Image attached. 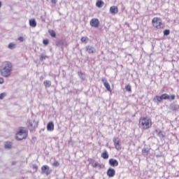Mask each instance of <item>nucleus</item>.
<instances>
[{
    "label": "nucleus",
    "mask_w": 179,
    "mask_h": 179,
    "mask_svg": "<svg viewBox=\"0 0 179 179\" xmlns=\"http://www.w3.org/2000/svg\"><path fill=\"white\" fill-rule=\"evenodd\" d=\"M169 110H171V111H178L179 105L176 103H171L169 106Z\"/></svg>",
    "instance_id": "nucleus-15"
},
{
    "label": "nucleus",
    "mask_w": 179,
    "mask_h": 179,
    "mask_svg": "<svg viewBox=\"0 0 179 179\" xmlns=\"http://www.w3.org/2000/svg\"><path fill=\"white\" fill-rule=\"evenodd\" d=\"M15 164H16V162H13L11 163V165H13V166H15Z\"/></svg>",
    "instance_id": "nucleus-42"
},
{
    "label": "nucleus",
    "mask_w": 179,
    "mask_h": 179,
    "mask_svg": "<svg viewBox=\"0 0 179 179\" xmlns=\"http://www.w3.org/2000/svg\"><path fill=\"white\" fill-rule=\"evenodd\" d=\"M5 96H6V93L5 92L0 94V100H3V98L5 97Z\"/></svg>",
    "instance_id": "nucleus-35"
},
{
    "label": "nucleus",
    "mask_w": 179,
    "mask_h": 179,
    "mask_svg": "<svg viewBox=\"0 0 179 179\" xmlns=\"http://www.w3.org/2000/svg\"><path fill=\"white\" fill-rule=\"evenodd\" d=\"M154 103H156V104L159 105L162 101H163V99L162 98V96H155L153 99Z\"/></svg>",
    "instance_id": "nucleus-17"
},
{
    "label": "nucleus",
    "mask_w": 179,
    "mask_h": 179,
    "mask_svg": "<svg viewBox=\"0 0 179 179\" xmlns=\"http://www.w3.org/2000/svg\"><path fill=\"white\" fill-rule=\"evenodd\" d=\"M32 168H33L34 170L37 171L38 169V166L37 165H36V164H34L33 166H32Z\"/></svg>",
    "instance_id": "nucleus-38"
},
{
    "label": "nucleus",
    "mask_w": 179,
    "mask_h": 179,
    "mask_svg": "<svg viewBox=\"0 0 179 179\" xmlns=\"http://www.w3.org/2000/svg\"><path fill=\"white\" fill-rule=\"evenodd\" d=\"M5 81L3 80V79L2 78H0V85H3V83Z\"/></svg>",
    "instance_id": "nucleus-40"
},
{
    "label": "nucleus",
    "mask_w": 179,
    "mask_h": 179,
    "mask_svg": "<svg viewBox=\"0 0 179 179\" xmlns=\"http://www.w3.org/2000/svg\"><path fill=\"white\" fill-rule=\"evenodd\" d=\"M111 54H114V52H112Z\"/></svg>",
    "instance_id": "nucleus-44"
},
{
    "label": "nucleus",
    "mask_w": 179,
    "mask_h": 179,
    "mask_svg": "<svg viewBox=\"0 0 179 179\" xmlns=\"http://www.w3.org/2000/svg\"><path fill=\"white\" fill-rule=\"evenodd\" d=\"M90 26L92 27H99L100 26V21L97 18H93L90 21Z\"/></svg>",
    "instance_id": "nucleus-9"
},
{
    "label": "nucleus",
    "mask_w": 179,
    "mask_h": 179,
    "mask_svg": "<svg viewBox=\"0 0 179 179\" xmlns=\"http://www.w3.org/2000/svg\"><path fill=\"white\" fill-rule=\"evenodd\" d=\"M106 174L109 178H111L115 176V169L113 168H109L106 172Z\"/></svg>",
    "instance_id": "nucleus-13"
},
{
    "label": "nucleus",
    "mask_w": 179,
    "mask_h": 179,
    "mask_svg": "<svg viewBox=\"0 0 179 179\" xmlns=\"http://www.w3.org/2000/svg\"><path fill=\"white\" fill-rule=\"evenodd\" d=\"M47 58V56L46 55H41L40 56V61H44V59H45Z\"/></svg>",
    "instance_id": "nucleus-37"
},
{
    "label": "nucleus",
    "mask_w": 179,
    "mask_h": 179,
    "mask_svg": "<svg viewBox=\"0 0 179 179\" xmlns=\"http://www.w3.org/2000/svg\"><path fill=\"white\" fill-rule=\"evenodd\" d=\"M139 127L142 129H149L152 127V120L148 117H141L139 120Z\"/></svg>",
    "instance_id": "nucleus-2"
},
{
    "label": "nucleus",
    "mask_w": 179,
    "mask_h": 179,
    "mask_svg": "<svg viewBox=\"0 0 179 179\" xmlns=\"http://www.w3.org/2000/svg\"><path fill=\"white\" fill-rule=\"evenodd\" d=\"M113 143L116 150H121V149H122V146L121 145V142L120 141V138L117 137H114Z\"/></svg>",
    "instance_id": "nucleus-7"
},
{
    "label": "nucleus",
    "mask_w": 179,
    "mask_h": 179,
    "mask_svg": "<svg viewBox=\"0 0 179 179\" xmlns=\"http://www.w3.org/2000/svg\"><path fill=\"white\" fill-rule=\"evenodd\" d=\"M29 26L31 27H36L37 26V22H36V19L29 20Z\"/></svg>",
    "instance_id": "nucleus-21"
},
{
    "label": "nucleus",
    "mask_w": 179,
    "mask_h": 179,
    "mask_svg": "<svg viewBox=\"0 0 179 179\" xmlns=\"http://www.w3.org/2000/svg\"><path fill=\"white\" fill-rule=\"evenodd\" d=\"M38 127V122L36 121L35 120H29L27 121V127L29 131H33L36 129Z\"/></svg>",
    "instance_id": "nucleus-5"
},
{
    "label": "nucleus",
    "mask_w": 179,
    "mask_h": 179,
    "mask_svg": "<svg viewBox=\"0 0 179 179\" xmlns=\"http://www.w3.org/2000/svg\"><path fill=\"white\" fill-rule=\"evenodd\" d=\"M24 127H21L16 134L17 141H23L27 138V130L23 129Z\"/></svg>",
    "instance_id": "nucleus-3"
},
{
    "label": "nucleus",
    "mask_w": 179,
    "mask_h": 179,
    "mask_svg": "<svg viewBox=\"0 0 179 179\" xmlns=\"http://www.w3.org/2000/svg\"><path fill=\"white\" fill-rule=\"evenodd\" d=\"M109 164L112 167H117L118 166V161L115 159L111 158L109 159Z\"/></svg>",
    "instance_id": "nucleus-14"
},
{
    "label": "nucleus",
    "mask_w": 179,
    "mask_h": 179,
    "mask_svg": "<svg viewBox=\"0 0 179 179\" xmlns=\"http://www.w3.org/2000/svg\"><path fill=\"white\" fill-rule=\"evenodd\" d=\"M162 100H169V101H173L176 100V96L174 94L169 95V94H162L161 95Z\"/></svg>",
    "instance_id": "nucleus-8"
},
{
    "label": "nucleus",
    "mask_w": 179,
    "mask_h": 179,
    "mask_svg": "<svg viewBox=\"0 0 179 179\" xmlns=\"http://www.w3.org/2000/svg\"><path fill=\"white\" fill-rule=\"evenodd\" d=\"M78 75L79 78L81 79V80H83V81L86 80V76L82 71H78Z\"/></svg>",
    "instance_id": "nucleus-22"
},
{
    "label": "nucleus",
    "mask_w": 179,
    "mask_h": 179,
    "mask_svg": "<svg viewBox=\"0 0 179 179\" xmlns=\"http://www.w3.org/2000/svg\"><path fill=\"white\" fill-rule=\"evenodd\" d=\"M101 82L103 83V85L105 86L108 92H111V87L110 86V83H108V82L107 81V79L106 78H103L101 79Z\"/></svg>",
    "instance_id": "nucleus-12"
},
{
    "label": "nucleus",
    "mask_w": 179,
    "mask_h": 179,
    "mask_svg": "<svg viewBox=\"0 0 179 179\" xmlns=\"http://www.w3.org/2000/svg\"><path fill=\"white\" fill-rule=\"evenodd\" d=\"M49 34L51 36V37H53V38L57 37V33H55V31L54 30H49Z\"/></svg>",
    "instance_id": "nucleus-30"
},
{
    "label": "nucleus",
    "mask_w": 179,
    "mask_h": 179,
    "mask_svg": "<svg viewBox=\"0 0 179 179\" xmlns=\"http://www.w3.org/2000/svg\"><path fill=\"white\" fill-rule=\"evenodd\" d=\"M88 161L90 162V164H91L92 167H93L94 169H96V167H99V169H102V165L100 164L99 162L94 163V160L92 159H90Z\"/></svg>",
    "instance_id": "nucleus-11"
},
{
    "label": "nucleus",
    "mask_w": 179,
    "mask_h": 179,
    "mask_svg": "<svg viewBox=\"0 0 179 179\" xmlns=\"http://www.w3.org/2000/svg\"><path fill=\"white\" fill-rule=\"evenodd\" d=\"M108 152L106 150L101 154V157L105 160H107V159H108Z\"/></svg>",
    "instance_id": "nucleus-26"
},
{
    "label": "nucleus",
    "mask_w": 179,
    "mask_h": 179,
    "mask_svg": "<svg viewBox=\"0 0 179 179\" xmlns=\"http://www.w3.org/2000/svg\"><path fill=\"white\" fill-rule=\"evenodd\" d=\"M125 89H126L127 92H131V90H132V87H131L130 85H126Z\"/></svg>",
    "instance_id": "nucleus-32"
},
{
    "label": "nucleus",
    "mask_w": 179,
    "mask_h": 179,
    "mask_svg": "<svg viewBox=\"0 0 179 179\" xmlns=\"http://www.w3.org/2000/svg\"><path fill=\"white\" fill-rule=\"evenodd\" d=\"M149 152H150V150H149V148H144L142 150V153L144 156H148V155H149Z\"/></svg>",
    "instance_id": "nucleus-24"
},
{
    "label": "nucleus",
    "mask_w": 179,
    "mask_h": 179,
    "mask_svg": "<svg viewBox=\"0 0 179 179\" xmlns=\"http://www.w3.org/2000/svg\"><path fill=\"white\" fill-rule=\"evenodd\" d=\"M155 132H156V134H157V136L159 138H164V134H163V131H162L156 129Z\"/></svg>",
    "instance_id": "nucleus-27"
},
{
    "label": "nucleus",
    "mask_w": 179,
    "mask_h": 179,
    "mask_svg": "<svg viewBox=\"0 0 179 179\" xmlns=\"http://www.w3.org/2000/svg\"><path fill=\"white\" fill-rule=\"evenodd\" d=\"M13 65L10 62H5L0 68V73L3 78H9L12 75Z\"/></svg>",
    "instance_id": "nucleus-1"
},
{
    "label": "nucleus",
    "mask_w": 179,
    "mask_h": 179,
    "mask_svg": "<svg viewBox=\"0 0 179 179\" xmlns=\"http://www.w3.org/2000/svg\"><path fill=\"white\" fill-rule=\"evenodd\" d=\"M1 6H2V2L0 1V8H1Z\"/></svg>",
    "instance_id": "nucleus-43"
},
{
    "label": "nucleus",
    "mask_w": 179,
    "mask_h": 179,
    "mask_svg": "<svg viewBox=\"0 0 179 179\" xmlns=\"http://www.w3.org/2000/svg\"><path fill=\"white\" fill-rule=\"evenodd\" d=\"M18 40H19V41H24V38H23V36H20V37L18 38Z\"/></svg>",
    "instance_id": "nucleus-39"
},
{
    "label": "nucleus",
    "mask_w": 179,
    "mask_h": 179,
    "mask_svg": "<svg viewBox=\"0 0 179 179\" xmlns=\"http://www.w3.org/2000/svg\"><path fill=\"white\" fill-rule=\"evenodd\" d=\"M53 167H59V162L58 161H55L52 164Z\"/></svg>",
    "instance_id": "nucleus-33"
},
{
    "label": "nucleus",
    "mask_w": 179,
    "mask_h": 179,
    "mask_svg": "<svg viewBox=\"0 0 179 179\" xmlns=\"http://www.w3.org/2000/svg\"><path fill=\"white\" fill-rule=\"evenodd\" d=\"M8 48L9 50H15V48H16V43H10L8 44Z\"/></svg>",
    "instance_id": "nucleus-29"
},
{
    "label": "nucleus",
    "mask_w": 179,
    "mask_h": 179,
    "mask_svg": "<svg viewBox=\"0 0 179 179\" xmlns=\"http://www.w3.org/2000/svg\"><path fill=\"white\" fill-rule=\"evenodd\" d=\"M47 17V13L45 11L44 12V16H41V20L42 22H45V18Z\"/></svg>",
    "instance_id": "nucleus-31"
},
{
    "label": "nucleus",
    "mask_w": 179,
    "mask_h": 179,
    "mask_svg": "<svg viewBox=\"0 0 179 179\" xmlns=\"http://www.w3.org/2000/svg\"><path fill=\"white\" fill-rule=\"evenodd\" d=\"M47 130L50 131V132L54 131V122H50L47 124Z\"/></svg>",
    "instance_id": "nucleus-18"
},
{
    "label": "nucleus",
    "mask_w": 179,
    "mask_h": 179,
    "mask_svg": "<svg viewBox=\"0 0 179 179\" xmlns=\"http://www.w3.org/2000/svg\"><path fill=\"white\" fill-rule=\"evenodd\" d=\"M50 43V41H48V39H44L43 41V43L44 44V45H48Z\"/></svg>",
    "instance_id": "nucleus-36"
},
{
    "label": "nucleus",
    "mask_w": 179,
    "mask_h": 179,
    "mask_svg": "<svg viewBox=\"0 0 179 179\" xmlns=\"http://www.w3.org/2000/svg\"><path fill=\"white\" fill-rule=\"evenodd\" d=\"M4 149H12V143L10 141L4 142Z\"/></svg>",
    "instance_id": "nucleus-19"
},
{
    "label": "nucleus",
    "mask_w": 179,
    "mask_h": 179,
    "mask_svg": "<svg viewBox=\"0 0 179 179\" xmlns=\"http://www.w3.org/2000/svg\"><path fill=\"white\" fill-rule=\"evenodd\" d=\"M43 85H44L45 87H46V88L51 87V80H45L43 82Z\"/></svg>",
    "instance_id": "nucleus-25"
},
{
    "label": "nucleus",
    "mask_w": 179,
    "mask_h": 179,
    "mask_svg": "<svg viewBox=\"0 0 179 179\" xmlns=\"http://www.w3.org/2000/svg\"><path fill=\"white\" fill-rule=\"evenodd\" d=\"M170 34V29H165L164 31V36H169Z\"/></svg>",
    "instance_id": "nucleus-34"
},
{
    "label": "nucleus",
    "mask_w": 179,
    "mask_h": 179,
    "mask_svg": "<svg viewBox=\"0 0 179 179\" xmlns=\"http://www.w3.org/2000/svg\"><path fill=\"white\" fill-rule=\"evenodd\" d=\"M51 2L52 3H57V0H52Z\"/></svg>",
    "instance_id": "nucleus-41"
},
{
    "label": "nucleus",
    "mask_w": 179,
    "mask_h": 179,
    "mask_svg": "<svg viewBox=\"0 0 179 179\" xmlns=\"http://www.w3.org/2000/svg\"><path fill=\"white\" fill-rule=\"evenodd\" d=\"M97 8H103V5H104V1L103 0H98L96 3Z\"/></svg>",
    "instance_id": "nucleus-23"
},
{
    "label": "nucleus",
    "mask_w": 179,
    "mask_h": 179,
    "mask_svg": "<svg viewBox=\"0 0 179 179\" xmlns=\"http://www.w3.org/2000/svg\"><path fill=\"white\" fill-rule=\"evenodd\" d=\"M52 173V169H50L48 165H43L41 167V174H45V176H50Z\"/></svg>",
    "instance_id": "nucleus-6"
},
{
    "label": "nucleus",
    "mask_w": 179,
    "mask_h": 179,
    "mask_svg": "<svg viewBox=\"0 0 179 179\" xmlns=\"http://www.w3.org/2000/svg\"><path fill=\"white\" fill-rule=\"evenodd\" d=\"M56 45L57 47H64L66 45V42L65 41H58L56 42Z\"/></svg>",
    "instance_id": "nucleus-20"
},
{
    "label": "nucleus",
    "mask_w": 179,
    "mask_h": 179,
    "mask_svg": "<svg viewBox=\"0 0 179 179\" xmlns=\"http://www.w3.org/2000/svg\"><path fill=\"white\" fill-rule=\"evenodd\" d=\"M110 13L112 15H117L118 13V7L115 6H113L110 8Z\"/></svg>",
    "instance_id": "nucleus-16"
},
{
    "label": "nucleus",
    "mask_w": 179,
    "mask_h": 179,
    "mask_svg": "<svg viewBox=\"0 0 179 179\" xmlns=\"http://www.w3.org/2000/svg\"><path fill=\"white\" fill-rule=\"evenodd\" d=\"M89 42V38L87 36H83L81 38V43H85V44H87Z\"/></svg>",
    "instance_id": "nucleus-28"
},
{
    "label": "nucleus",
    "mask_w": 179,
    "mask_h": 179,
    "mask_svg": "<svg viewBox=\"0 0 179 179\" xmlns=\"http://www.w3.org/2000/svg\"><path fill=\"white\" fill-rule=\"evenodd\" d=\"M85 51L88 52V54H96V48L92 45H87L85 47Z\"/></svg>",
    "instance_id": "nucleus-10"
},
{
    "label": "nucleus",
    "mask_w": 179,
    "mask_h": 179,
    "mask_svg": "<svg viewBox=\"0 0 179 179\" xmlns=\"http://www.w3.org/2000/svg\"><path fill=\"white\" fill-rule=\"evenodd\" d=\"M152 23L155 29H164V24L162 22V19L159 17H154L152 20Z\"/></svg>",
    "instance_id": "nucleus-4"
}]
</instances>
